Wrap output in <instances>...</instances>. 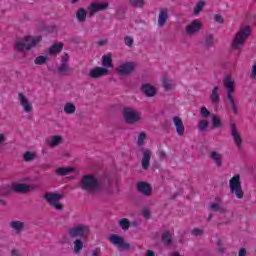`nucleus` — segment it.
Wrapping results in <instances>:
<instances>
[{
	"instance_id": "1",
	"label": "nucleus",
	"mask_w": 256,
	"mask_h": 256,
	"mask_svg": "<svg viewBox=\"0 0 256 256\" xmlns=\"http://www.w3.org/2000/svg\"><path fill=\"white\" fill-rule=\"evenodd\" d=\"M111 178L108 176H102L97 178L93 174H86L82 177L78 183V187L85 191L88 195H95V193L109 192L111 189Z\"/></svg>"
},
{
	"instance_id": "2",
	"label": "nucleus",
	"mask_w": 256,
	"mask_h": 256,
	"mask_svg": "<svg viewBox=\"0 0 256 256\" xmlns=\"http://www.w3.org/2000/svg\"><path fill=\"white\" fill-rule=\"evenodd\" d=\"M41 41H43V36H26L15 43V49L18 53H23L25 49L26 51H31V49H33V47H37V44L41 43Z\"/></svg>"
},
{
	"instance_id": "3",
	"label": "nucleus",
	"mask_w": 256,
	"mask_h": 256,
	"mask_svg": "<svg viewBox=\"0 0 256 256\" xmlns=\"http://www.w3.org/2000/svg\"><path fill=\"white\" fill-rule=\"evenodd\" d=\"M251 35V26H241L238 32L235 34V37L233 39L232 47L233 49H242L243 45H245V42L247 39H249V36Z\"/></svg>"
},
{
	"instance_id": "4",
	"label": "nucleus",
	"mask_w": 256,
	"mask_h": 256,
	"mask_svg": "<svg viewBox=\"0 0 256 256\" xmlns=\"http://www.w3.org/2000/svg\"><path fill=\"white\" fill-rule=\"evenodd\" d=\"M122 115L127 125H135V123L141 121V112H138L131 107H124Z\"/></svg>"
},
{
	"instance_id": "5",
	"label": "nucleus",
	"mask_w": 256,
	"mask_h": 256,
	"mask_svg": "<svg viewBox=\"0 0 256 256\" xmlns=\"http://www.w3.org/2000/svg\"><path fill=\"white\" fill-rule=\"evenodd\" d=\"M89 233H91L89 226L83 224L74 226L68 231V235L71 239H87L89 237Z\"/></svg>"
},
{
	"instance_id": "6",
	"label": "nucleus",
	"mask_w": 256,
	"mask_h": 256,
	"mask_svg": "<svg viewBox=\"0 0 256 256\" xmlns=\"http://www.w3.org/2000/svg\"><path fill=\"white\" fill-rule=\"evenodd\" d=\"M229 185L231 193H234L237 199H243L244 193L243 188L241 187V176H239V174L232 177V179L229 181Z\"/></svg>"
},
{
	"instance_id": "7",
	"label": "nucleus",
	"mask_w": 256,
	"mask_h": 256,
	"mask_svg": "<svg viewBox=\"0 0 256 256\" xmlns=\"http://www.w3.org/2000/svg\"><path fill=\"white\" fill-rule=\"evenodd\" d=\"M63 197V194H59L56 192H48L43 196V198L46 199L47 203H49V205H52V207H55L57 211H63V205L59 203V200L63 199Z\"/></svg>"
},
{
	"instance_id": "8",
	"label": "nucleus",
	"mask_w": 256,
	"mask_h": 256,
	"mask_svg": "<svg viewBox=\"0 0 256 256\" xmlns=\"http://www.w3.org/2000/svg\"><path fill=\"white\" fill-rule=\"evenodd\" d=\"M108 241L115 247H119L121 251H129L131 249V244L126 243L123 236L112 234L109 236Z\"/></svg>"
},
{
	"instance_id": "9",
	"label": "nucleus",
	"mask_w": 256,
	"mask_h": 256,
	"mask_svg": "<svg viewBox=\"0 0 256 256\" xmlns=\"http://www.w3.org/2000/svg\"><path fill=\"white\" fill-rule=\"evenodd\" d=\"M136 67L137 63L130 61L120 64L116 71L118 75H120L121 77H125L127 75H132V73H135Z\"/></svg>"
},
{
	"instance_id": "10",
	"label": "nucleus",
	"mask_w": 256,
	"mask_h": 256,
	"mask_svg": "<svg viewBox=\"0 0 256 256\" xmlns=\"http://www.w3.org/2000/svg\"><path fill=\"white\" fill-rule=\"evenodd\" d=\"M106 9H109L108 2H93L89 7L90 16L95 15V13H99V11H106Z\"/></svg>"
},
{
	"instance_id": "11",
	"label": "nucleus",
	"mask_w": 256,
	"mask_h": 256,
	"mask_svg": "<svg viewBox=\"0 0 256 256\" xmlns=\"http://www.w3.org/2000/svg\"><path fill=\"white\" fill-rule=\"evenodd\" d=\"M230 131L235 145L238 149H241V145H243V138H241V134H239V130H237V125H235V123L230 125Z\"/></svg>"
},
{
	"instance_id": "12",
	"label": "nucleus",
	"mask_w": 256,
	"mask_h": 256,
	"mask_svg": "<svg viewBox=\"0 0 256 256\" xmlns=\"http://www.w3.org/2000/svg\"><path fill=\"white\" fill-rule=\"evenodd\" d=\"M140 91L145 95V97H155V95H157V88L149 83L142 84Z\"/></svg>"
},
{
	"instance_id": "13",
	"label": "nucleus",
	"mask_w": 256,
	"mask_h": 256,
	"mask_svg": "<svg viewBox=\"0 0 256 256\" xmlns=\"http://www.w3.org/2000/svg\"><path fill=\"white\" fill-rule=\"evenodd\" d=\"M202 27H203V23H201V21L196 19L186 27V33L187 35H195V33H199V31H201Z\"/></svg>"
},
{
	"instance_id": "14",
	"label": "nucleus",
	"mask_w": 256,
	"mask_h": 256,
	"mask_svg": "<svg viewBox=\"0 0 256 256\" xmlns=\"http://www.w3.org/2000/svg\"><path fill=\"white\" fill-rule=\"evenodd\" d=\"M136 187L142 195H145L146 197H151V193L153 191V188L151 187V184L147 182H138L136 184Z\"/></svg>"
},
{
	"instance_id": "15",
	"label": "nucleus",
	"mask_w": 256,
	"mask_h": 256,
	"mask_svg": "<svg viewBox=\"0 0 256 256\" xmlns=\"http://www.w3.org/2000/svg\"><path fill=\"white\" fill-rule=\"evenodd\" d=\"M11 189L15 193H21L25 195L26 193H29V191H31V186L25 183H12Z\"/></svg>"
},
{
	"instance_id": "16",
	"label": "nucleus",
	"mask_w": 256,
	"mask_h": 256,
	"mask_svg": "<svg viewBox=\"0 0 256 256\" xmlns=\"http://www.w3.org/2000/svg\"><path fill=\"white\" fill-rule=\"evenodd\" d=\"M108 74H109V69L103 68V67L92 68L89 72L91 79H99L100 77H103V75H108Z\"/></svg>"
},
{
	"instance_id": "17",
	"label": "nucleus",
	"mask_w": 256,
	"mask_h": 256,
	"mask_svg": "<svg viewBox=\"0 0 256 256\" xmlns=\"http://www.w3.org/2000/svg\"><path fill=\"white\" fill-rule=\"evenodd\" d=\"M173 123L176 127L177 135H179L180 137H183V135H185V125H183V120H181L179 116H175L173 118Z\"/></svg>"
},
{
	"instance_id": "18",
	"label": "nucleus",
	"mask_w": 256,
	"mask_h": 256,
	"mask_svg": "<svg viewBox=\"0 0 256 256\" xmlns=\"http://www.w3.org/2000/svg\"><path fill=\"white\" fill-rule=\"evenodd\" d=\"M19 100H20V105L24 108L25 113H31L33 111V106L29 104V100L23 93L18 94Z\"/></svg>"
},
{
	"instance_id": "19",
	"label": "nucleus",
	"mask_w": 256,
	"mask_h": 256,
	"mask_svg": "<svg viewBox=\"0 0 256 256\" xmlns=\"http://www.w3.org/2000/svg\"><path fill=\"white\" fill-rule=\"evenodd\" d=\"M143 157H142V169L147 171L149 169L150 161H151V150H143Z\"/></svg>"
},
{
	"instance_id": "20",
	"label": "nucleus",
	"mask_w": 256,
	"mask_h": 256,
	"mask_svg": "<svg viewBox=\"0 0 256 256\" xmlns=\"http://www.w3.org/2000/svg\"><path fill=\"white\" fill-rule=\"evenodd\" d=\"M169 19V11L167 9H161L158 15V25L164 27Z\"/></svg>"
},
{
	"instance_id": "21",
	"label": "nucleus",
	"mask_w": 256,
	"mask_h": 256,
	"mask_svg": "<svg viewBox=\"0 0 256 256\" xmlns=\"http://www.w3.org/2000/svg\"><path fill=\"white\" fill-rule=\"evenodd\" d=\"M11 229H14L16 232V235H21L23 232V229H25V222H21L19 220L10 222Z\"/></svg>"
},
{
	"instance_id": "22",
	"label": "nucleus",
	"mask_w": 256,
	"mask_h": 256,
	"mask_svg": "<svg viewBox=\"0 0 256 256\" xmlns=\"http://www.w3.org/2000/svg\"><path fill=\"white\" fill-rule=\"evenodd\" d=\"M210 159H212V161H214V163L217 167H223V155H221L219 152L212 151L210 153Z\"/></svg>"
},
{
	"instance_id": "23",
	"label": "nucleus",
	"mask_w": 256,
	"mask_h": 256,
	"mask_svg": "<svg viewBox=\"0 0 256 256\" xmlns=\"http://www.w3.org/2000/svg\"><path fill=\"white\" fill-rule=\"evenodd\" d=\"M161 241L165 247H171V245H173V237L171 236V232L169 230L162 233Z\"/></svg>"
},
{
	"instance_id": "24",
	"label": "nucleus",
	"mask_w": 256,
	"mask_h": 256,
	"mask_svg": "<svg viewBox=\"0 0 256 256\" xmlns=\"http://www.w3.org/2000/svg\"><path fill=\"white\" fill-rule=\"evenodd\" d=\"M46 143L47 145H49V147H58V145H61L63 143V136H52V140H46Z\"/></svg>"
},
{
	"instance_id": "25",
	"label": "nucleus",
	"mask_w": 256,
	"mask_h": 256,
	"mask_svg": "<svg viewBox=\"0 0 256 256\" xmlns=\"http://www.w3.org/2000/svg\"><path fill=\"white\" fill-rule=\"evenodd\" d=\"M223 83H224V87L227 91H235V82H233L230 75H227L224 78Z\"/></svg>"
},
{
	"instance_id": "26",
	"label": "nucleus",
	"mask_w": 256,
	"mask_h": 256,
	"mask_svg": "<svg viewBox=\"0 0 256 256\" xmlns=\"http://www.w3.org/2000/svg\"><path fill=\"white\" fill-rule=\"evenodd\" d=\"M73 171H75L74 167H60L56 169V175L65 177V175H69V173H73Z\"/></svg>"
},
{
	"instance_id": "27",
	"label": "nucleus",
	"mask_w": 256,
	"mask_h": 256,
	"mask_svg": "<svg viewBox=\"0 0 256 256\" xmlns=\"http://www.w3.org/2000/svg\"><path fill=\"white\" fill-rule=\"evenodd\" d=\"M57 71L60 75H71L73 73V69L69 67V64H61Z\"/></svg>"
},
{
	"instance_id": "28",
	"label": "nucleus",
	"mask_w": 256,
	"mask_h": 256,
	"mask_svg": "<svg viewBox=\"0 0 256 256\" xmlns=\"http://www.w3.org/2000/svg\"><path fill=\"white\" fill-rule=\"evenodd\" d=\"M61 51H63V43H55L53 44L48 53L49 55H57V53H61Z\"/></svg>"
},
{
	"instance_id": "29",
	"label": "nucleus",
	"mask_w": 256,
	"mask_h": 256,
	"mask_svg": "<svg viewBox=\"0 0 256 256\" xmlns=\"http://www.w3.org/2000/svg\"><path fill=\"white\" fill-rule=\"evenodd\" d=\"M102 66L103 69H109V67H113V59L111 58V54L102 56Z\"/></svg>"
},
{
	"instance_id": "30",
	"label": "nucleus",
	"mask_w": 256,
	"mask_h": 256,
	"mask_svg": "<svg viewBox=\"0 0 256 256\" xmlns=\"http://www.w3.org/2000/svg\"><path fill=\"white\" fill-rule=\"evenodd\" d=\"M211 103L217 105L219 103V86H215L210 95Z\"/></svg>"
},
{
	"instance_id": "31",
	"label": "nucleus",
	"mask_w": 256,
	"mask_h": 256,
	"mask_svg": "<svg viewBox=\"0 0 256 256\" xmlns=\"http://www.w3.org/2000/svg\"><path fill=\"white\" fill-rule=\"evenodd\" d=\"M210 209H211V211H214L215 213H217V212L221 213V214L228 213L227 209L223 208V206H221L220 204H217V203H211Z\"/></svg>"
},
{
	"instance_id": "32",
	"label": "nucleus",
	"mask_w": 256,
	"mask_h": 256,
	"mask_svg": "<svg viewBox=\"0 0 256 256\" xmlns=\"http://www.w3.org/2000/svg\"><path fill=\"white\" fill-rule=\"evenodd\" d=\"M81 251H83V240H81L80 238H77L74 241V253L76 255H79V253H81Z\"/></svg>"
},
{
	"instance_id": "33",
	"label": "nucleus",
	"mask_w": 256,
	"mask_h": 256,
	"mask_svg": "<svg viewBox=\"0 0 256 256\" xmlns=\"http://www.w3.org/2000/svg\"><path fill=\"white\" fill-rule=\"evenodd\" d=\"M215 43V37L213 36V34H208L205 36V48L206 49H211V47H213Z\"/></svg>"
},
{
	"instance_id": "34",
	"label": "nucleus",
	"mask_w": 256,
	"mask_h": 256,
	"mask_svg": "<svg viewBox=\"0 0 256 256\" xmlns=\"http://www.w3.org/2000/svg\"><path fill=\"white\" fill-rule=\"evenodd\" d=\"M76 19H78L80 23L85 22V20L87 19V11H85L83 8H79L76 13Z\"/></svg>"
},
{
	"instance_id": "35",
	"label": "nucleus",
	"mask_w": 256,
	"mask_h": 256,
	"mask_svg": "<svg viewBox=\"0 0 256 256\" xmlns=\"http://www.w3.org/2000/svg\"><path fill=\"white\" fill-rule=\"evenodd\" d=\"M205 5H207L205 0H199L194 7V15H199L203 11V7H205Z\"/></svg>"
},
{
	"instance_id": "36",
	"label": "nucleus",
	"mask_w": 256,
	"mask_h": 256,
	"mask_svg": "<svg viewBox=\"0 0 256 256\" xmlns=\"http://www.w3.org/2000/svg\"><path fill=\"white\" fill-rule=\"evenodd\" d=\"M119 226L123 231H129V227H131V222L127 218H122L119 220Z\"/></svg>"
},
{
	"instance_id": "37",
	"label": "nucleus",
	"mask_w": 256,
	"mask_h": 256,
	"mask_svg": "<svg viewBox=\"0 0 256 256\" xmlns=\"http://www.w3.org/2000/svg\"><path fill=\"white\" fill-rule=\"evenodd\" d=\"M36 157L37 155L35 154V152L27 151L23 155V161H25L26 163H31V161H33Z\"/></svg>"
},
{
	"instance_id": "38",
	"label": "nucleus",
	"mask_w": 256,
	"mask_h": 256,
	"mask_svg": "<svg viewBox=\"0 0 256 256\" xmlns=\"http://www.w3.org/2000/svg\"><path fill=\"white\" fill-rule=\"evenodd\" d=\"M223 125L221 118L218 115L212 116V127L213 129H219Z\"/></svg>"
},
{
	"instance_id": "39",
	"label": "nucleus",
	"mask_w": 256,
	"mask_h": 256,
	"mask_svg": "<svg viewBox=\"0 0 256 256\" xmlns=\"http://www.w3.org/2000/svg\"><path fill=\"white\" fill-rule=\"evenodd\" d=\"M76 108H75V104L73 103H66L64 106V112L67 115H73V113H75Z\"/></svg>"
},
{
	"instance_id": "40",
	"label": "nucleus",
	"mask_w": 256,
	"mask_h": 256,
	"mask_svg": "<svg viewBox=\"0 0 256 256\" xmlns=\"http://www.w3.org/2000/svg\"><path fill=\"white\" fill-rule=\"evenodd\" d=\"M217 251L220 255H225V244H223V240L218 238L216 240Z\"/></svg>"
},
{
	"instance_id": "41",
	"label": "nucleus",
	"mask_w": 256,
	"mask_h": 256,
	"mask_svg": "<svg viewBox=\"0 0 256 256\" xmlns=\"http://www.w3.org/2000/svg\"><path fill=\"white\" fill-rule=\"evenodd\" d=\"M147 139V133L145 132H140L138 135V140L136 145L138 147H142V145H145V140Z\"/></svg>"
},
{
	"instance_id": "42",
	"label": "nucleus",
	"mask_w": 256,
	"mask_h": 256,
	"mask_svg": "<svg viewBox=\"0 0 256 256\" xmlns=\"http://www.w3.org/2000/svg\"><path fill=\"white\" fill-rule=\"evenodd\" d=\"M130 5L132 7H136L137 9H143L145 5V0H129Z\"/></svg>"
},
{
	"instance_id": "43",
	"label": "nucleus",
	"mask_w": 256,
	"mask_h": 256,
	"mask_svg": "<svg viewBox=\"0 0 256 256\" xmlns=\"http://www.w3.org/2000/svg\"><path fill=\"white\" fill-rule=\"evenodd\" d=\"M48 59L49 58L47 56H38L34 60V63H35V65H45V63H47Z\"/></svg>"
},
{
	"instance_id": "44",
	"label": "nucleus",
	"mask_w": 256,
	"mask_h": 256,
	"mask_svg": "<svg viewBox=\"0 0 256 256\" xmlns=\"http://www.w3.org/2000/svg\"><path fill=\"white\" fill-rule=\"evenodd\" d=\"M209 127V122L207 120L202 119L198 123V129L199 131H207V128Z\"/></svg>"
},
{
	"instance_id": "45",
	"label": "nucleus",
	"mask_w": 256,
	"mask_h": 256,
	"mask_svg": "<svg viewBox=\"0 0 256 256\" xmlns=\"http://www.w3.org/2000/svg\"><path fill=\"white\" fill-rule=\"evenodd\" d=\"M162 85H163L165 91H171L172 86H171V83H169V79L167 78V76L163 77Z\"/></svg>"
},
{
	"instance_id": "46",
	"label": "nucleus",
	"mask_w": 256,
	"mask_h": 256,
	"mask_svg": "<svg viewBox=\"0 0 256 256\" xmlns=\"http://www.w3.org/2000/svg\"><path fill=\"white\" fill-rule=\"evenodd\" d=\"M200 115H202V117L207 119V117L211 115V112L207 109V107L203 106L200 108Z\"/></svg>"
},
{
	"instance_id": "47",
	"label": "nucleus",
	"mask_w": 256,
	"mask_h": 256,
	"mask_svg": "<svg viewBox=\"0 0 256 256\" xmlns=\"http://www.w3.org/2000/svg\"><path fill=\"white\" fill-rule=\"evenodd\" d=\"M12 191H13V189L6 188L5 190L0 191V196L1 197H8V195H11Z\"/></svg>"
},
{
	"instance_id": "48",
	"label": "nucleus",
	"mask_w": 256,
	"mask_h": 256,
	"mask_svg": "<svg viewBox=\"0 0 256 256\" xmlns=\"http://www.w3.org/2000/svg\"><path fill=\"white\" fill-rule=\"evenodd\" d=\"M214 21H216V23H220V25H223L225 23V19H223V16L219 14H215Z\"/></svg>"
},
{
	"instance_id": "49",
	"label": "nucleus",
	"mask_w": 256,
	"mask_h": 256,
	"mask_svg": "<svg viewBox=\"0 0 256 256\" xmlns=\"http://www.w3.org/2000/svg\"><path fill=\"white\" fill-rule=\"evenodd\" d=\"M124 42H125V45H127V47L133 46V38L131 36H126L124 38Z\"/></svg>"
},
{
	"instance_id": "50",
	"label": "nucleus",
	"mask_w": 256,
	"mask_h": 256,
	"mask_svg": "<svg viewBox=\"0 0 256 256\" xmlns=\"http://www.w3.org/2000/svg\"><path fill=\"white\" fill-rule=\"evenodd\" d=\"M192 235H195V237H199V235H203V230L199 228H194L192 230Z\"/></svg>"
},
{
	"instance_id": "51",
	"label": "nucleus",
	"mask_w": 256,
	"mask_h": 256,
	"mask_svg": "<svg viewBox=\"0 0 256 256\" xmlns=\"http://www.w3.org/2000/svg\"><path fill=\"white\" fill-rule=\"evenodd\" d=\"M142 215L145 219H151V211H149V209H144Z\"/></svg>"
},
{
	"instance_id": "52",
	"label": "nucleus",
	"mask_w": 256,
	"mask_h": 256,
	"mask_svg": "<svg viewBox=\"0 0 256 256\" xmlns=\"http://www.w3.org/2000/svg\"><path fill=\"white\" fill-rule=\"evenodd\" d=\"M230 104H231V109H232L234 115H237L238 109H237V104H235V100L230 101Z\"/></svg>"
},
{
	"instance_id": "53",
	"label": "nucleus",
	"mask_w": 256,
	"mask_h": 256,
	"mask_svg": "<svg viewBox=\"0 0 256 256\" xmlns=\"http://www.w3.org/2000/svg\"><path fill=\"white\" fill-rule=\"evenodd\" d=\"M68 62H69V54L65 53V54L62 56L61 64L67 65Z\"/></svg>"
},
{
	"instance_id": "54",
	"label": "nucleus",
	"mask_w": 256,
	"mask_h": 256,
	"mask_svg": "<svg viewBox=\"0 0 256 256\" xmlns=\"http://www.w3.org/2000/svg\"><path fill=\"white\" fill-rule=\"evenodd\" d=\"M233 91L234 90H227V99H228V101H234L233 100V95H232V93H233Z\"/></svg>"
},
{
	"instance_id": "55",
	"label": "nucleus",
	"mask_w": 256,
	"mask_h": 256,
	"mask_svg": "<svg viewBox=\"0 0 256 256\" xmlns=\"http://www.w3.org/2000/svg\"><path fill=\"white\" fill-rule=\"evenodd\" d=\"M238 256H247V249L240 248V250L238 252Z\"/></svg>"
},
{
	"instance_id": "56",
	"label": "nucleus",
	"mask_w": 256,
	"mask_h": 256,
	"mask_svg": "<svg viewBox=\"0 0 256 256\" xmlns=\"http://www.w3.org/2000/svg\"><path fill=\"white\" fill-rule=\"evenodd\" d=\"M251 78L256 79V64L252 66Z\"/></svg>"
},
{
	"instance_id": "57",
	"label": "nucleus",
	"mask_w": 256,
	"mask_h": 256,
	"mask_svg": "<svg viewBox=\"0 0 256 256\" xmlns=\"http://www.w3.org/2000/svg\"><path fill=\"white\" fill-rule=\"evenodd\" d=\"M159 158L160 159H167V154L164 150H159Z\"/></svg>"
},
{
	"instance_id": "58",
	"label": "nucleus",
	"mask_w": 256,
	"mask_h": 256,
	"mask_svg": "<svg viewBox=\"0 0 256 256\" xmlns=\"http://www.w3.org/2000/svg\"><path fill=\"white\" fill-rule=\"evenodd\" d=\"M105 43H107V40H99V41L97 42V45H98L99 47H103V45H105Z\"/></svg>"
},
{
	"instance_id": "59",
	"label": "nucleus",
	"mask_w": 256,
	"mask_h": 256,
	"mask_svg": "<svg viewBox=\"0 0 256 256\" xmlns=\"http://www.w3.org/2000/svg\"><path fill=\"white\" fill-rule=\"evenodd\" d=\"M146 256H155V252H153L152 250H147Z\"/></svg>"
},
{
	"instance_id": "60",
	"label": "nucleus",
	"mask_w": 256,
	"mask_h": 256,
	"mask_svg": "<svg viewBox=\"0 0 256 256\" xmlns=\"http://www.w3.org/2000/svg\"><path fill=\"white\" fill-rule=\"evenodd\" d=\"M99 251H101V249L100 248H96V250L93 251L92 256H99V255H97V253H99Z\"/></svg>"
},
{
	"instance_id": "61",
	"label": "nucleus",
	"mask_w": 256,
	"mask_h": 256,
	"mask_svg": "<svg viewBox=\"0 0 256 256\" xmlns=\"http://www.w3.org/2000/svg\"><path fill=\"white\" fill-rule=\"evenodd\" d=\"M40 31H49V27H47V26H41L40 27Z\"/></svg>"
},
{
	"instance_id": "62",
	"label": "nucleus",
	"mask_w": 256,
	"mask_h": 256,
	"mask_svg": "<svg viewBox=\"0 0 256 256\" xmlns=\"http://www.w3.org/2000/svg\"><path fill=\"white\" fill-rule=\"evenodd\" d=\"M0 205H2L3 207H5V205H7V201L0 199Z\"/></svg>"
},
{
	"instance_id": "63",
	"label": "nucleus",
	"mask_w": 256,
	"mask_h": 256,
	"mask_svg": "<svg viewBox=\"0 0 256 256\" xmlns=\"http://www.w3.org/2000/svg\"><path fill=\"white\" fill-rule=\"evenodd\" d=\"M5 141V136L3 134H0V145Z\"/></svg>"
},
{
	"instance_id": "64",
	"label": "nucleus",
	"mask_w": 256,
	"mask_h": 256,
	"mask_svg": "<svg viewBox=\"0 0 256 256\" xmlns=\"http://www.w3.org/2000/svg\"><path fill=\"white\" fill-rule=\"evenodd\" d=\"M11 255H12V256H17V250L13 249V250L11 251Z\"/></svg>"
}]
</instances>
